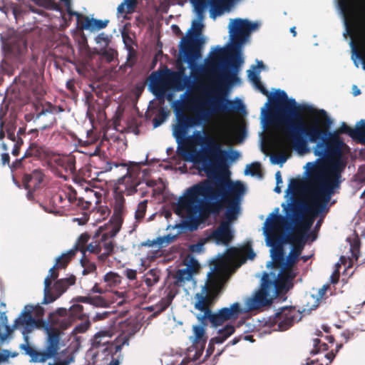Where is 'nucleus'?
Returning a JSON list of instances; mask_svg holds the SVG:
<instances>
[{"label":"nucleus","mask_w":365,"mask_h":365,"mask_svg":"<svg viewBox=\"0 0 365 365\" xmlns=\"http://www.w3.org/2000/svg\"><path fill=\"white\" fill-rule=\"evenodd\" d=\"M261 173V165L258 162L252 163L250 165H247L245 170V175H251L252 176L259 175Z\"/></svg>","instance_id":"nucleus-48"},{"label":"nucleus","mask_w":365,"mask_h":365,"mask_svg":"<svg viewBox=\"0 0 365 365\" xmlns=\"http://www.w3.org/2000/svg\"><path fill=\"white\" fill-rule=\"evenodd\" d=\"M359 41L361 48V51L356 50L354 47L353 48V52L356 55V58H353L355 66L359 67V62L356 58L361 61L362 68L365 70V19H363L359 25Z\"/></svg>","instance_id":"nucleus-24"},{"label":"nucleus","mask_w":365,"mask_h":365,"mask_svg":"<svg viewBox=\"0 0 365 365\" xmlns=\"http://www.w3.org/2000/svg\"><path fill=\"white\" fill-rule=\"evenodd\" d=\"M336 269L334 270V272L332 273V274L330 277V282L332 284H337L339 280L340 277V272H339V267L340 264L337 263L336 264Z\"/></svg>","instance_id":"nucleus-59"},{"label":"nucleus","mask_w":365,"mask_h":365,"mask_svg":"<svg viewBox=\"0 0 365 365\" xmlns=\"http://www.w3.org/2000/svg\"><path fill=\"white\" fill-rule=\"evenodd\" d=\"M341 346H342V344L337 345L335 352H334V350H331L330 352H328L324 355V358H326L327 359L329 360V362L326 365H328L334 360L336 353L338 351V350L340 348H341Z\"/></svg>","instance_id":"nucleus-61"},{"label":"nucleus","mask_w":365,"mask_h":365,"mask_svg":"<svg viewBox=\"0 0 365 365\" xmlns=\"http://www.w3.org/2000/svg\"><path fill=\"white\" fill-rule=\"evenodd\" d=\"M63 111L64 108L62 106H57L51 104V103H47L46 106L43 108L39 115H45L46 113L58 114Z\"/></svg>","instance_id":"nucleus-45"},{"label":"nucleus","mask_w":365,"mask_h":365,"mask_svg":"<svg viewBox=\"0 0 365 365\" xmlns=\"http://www.w3.org/2000/svg\"><path fill=\"white\" fill-rule=\"evenodd\" d=\"M43 292H44V297H43V304H50V303L54 302L56 299H57L60 297L56 292L52 293L51 289L43 291Z\"/></svg>","instance_id":"nucleus-52"},{"label":"nucleus","mask_w":365,"mask_h":365,"mask_svg":"<svg viewBox=\"0 0 365 365\" xmlns=\"http://www.w3.org/2000/svg\"><path fill=\"white\" fill-rule=\"evenodd\" d=\"M359 249L360 242L359 241H356L351 245V255L355 260H358L359 257Z\"/></svg>","instance_id":"nucleus-55"},{"label":"nucleus","mask_w":365,"mask_h":365,"mask_svg":"<svg viewBox=\"0 0 365 365\" xmlns=\"http://www.w3.org/2000/svg\"><path fill=\"white\" fill-rule=\"evenodd\" d=\"M255 85L262 94L269 98L271 103L270 111L266 117L267 123L283 128L287 138L298 153L304 154L309 151L308 143L317 144L333 135H337L329 132L327 128H322L318 118H314L309 124L304 125L302 113L313 111L311 106L297 105L294 99H289L287 93L282 90H277L271 97L260 81Z\"/></svg>","instance_id":"nucleus-3"},{"label":"nucleus","mask_w":365,"mask_h":365,"mask_svg":"<svg viewBox=\"0 0 365 365\" xmlns=\"http://www.w3.org/2000/svg\"><path fill=\"white\" fill-rule=\"evenodd\" d=\"M248 77L255 84L256 83H259L260 81L258 73L254 71L249 70L248 71Z\"/></svg>","instance_id":"nucleus-62"},{"label":"nucleus","mask_w":365,"mask_h":365,"mask_svg":"<svg viewBox=\"0 0 365 365\" xmlns=\"http://www.w3.org/2000/svg\"><path fill=\"white\" fill-rule=\"evenodd\" d=\"M330 289V285L328 284H324L322 288L319 289L316 296L312 294L310 298L314 301L312 304H309V302H307V307L308 309H314L317 308L322 299L327 298V292Z\"/></svg>","instance_id":"nucleus-33"},{"label":"nucleus","mask_w":365,"mask_h":365,"mask_svg":"<svg viewBox=\"0 0 365 365\" xmlns=\"http://www.w3.org/2000/svg\"><path fill=\"white\" fill-rule=\"evenodd\" d=\"M233 237L230 222H221L220 225L207 236L206 240H213L217 245L227 246Z\"/></svg>","instance_id":"nucleus-18"},{"label":"nucleus","mask_w":365,"mask_h":365,"mask_svg":"<svg viewBox=\"0 0 365 365\" xmlns=\"http://www.w3.org/2000/svg\"><path fill=\"white\" fill-rule=\"evenodd\" d=\"M108 20H101L96 19H90L88 16H83L80 21L81 28L82 29L100 30L107 26Z\"/></svg>","instance_id":"nucleus-28"},{"label":"nucleus","mask_w":365,"mask_h":365,"mask_svg":"<svg viewBox=\"0 0 365 365\" xmlns=\"http://www.w3.org/2000/svg\"><path fill=\"white\" fill-rule=\"evenodd\" d=\"M339 6L347 24L357 15L359 0H339Z\"/></svg>","instance_id":"nucleus-22"},{"label":"nucleus","mask_w":365,"mask_h":365,"mask_svg":"<svg viewBox=\"0 0 365 365\" xmlns=\"http://www.w3.org/2000/svg\"><path fill=\"white\" fill-rule=\"evenodd\" d=\"M129 338L127 336L118 337L115 341H111L108 346L104 349L105 351H108L113 357L118 352H120L124 345H128Z\"/></svg>","instance_id":"nucleus-30"},{"label":"nucleus","mask_w":365,"mask_h":365,"mask_svg":"<svg viewBox=\"0 0 365 365\" xmlns=\"http://www.w3.org/2000/svg\"><path fill=\"white\" fill-rule=\"evenodd\" d=\"M257 27V23L250 22L247 19L232 20L229 24V33L232 41L229 52L230 53V66L234 71L223 69L217 73L216 78L222 72L235 73L237 75L238 67L242 62L240 53L242 46L249 38L250 32Z\"/></svg>","instance_id":"nucleus-9"},{"label":"nucleus","mask_w":365,"mask_h":365,"mask_svg":"<svg viewBox=\"0 0 365 365\" xmlns=\"http://www.w3.org/2000/svg\"><path fill=\"white\" fill-rule=\"evenodd\" d=\"M86 197H77L75 201L72 204L76 205L77 207L83 209V210H89L93 202H98L101 197V194L93 190L92 189H86Z\"/></svg>","instance_id":"nucleus-25"},{"label":"nucleus","mask_w":365,"mask_h":365,"mask_svg":"<svg viewBox=\"0 0 365 365\" xmlns=\"http://www.w3.org/2000/svg\"><path fill=\"white\" fill-rule=\"evenodd\" d=\"M185 264L187 265V267H189L190 269L192 270V273L194 274L196 272L199 267V263L197 259H195L194 257L187 255L185 259Z\"/></svg>","instance_id":"nucleus-49"},{"label":"nucleus","mask_w":365,"mask_h":365,"mask_svg":"<svg viewBox=\"0 0 365 365\" xmlns=\"http://www.w3.org/2000/svg\"><path fill=\"white\" fill-rule=\"evenodd\" d=\"M76 282V277L72 275L68 278L60 279L53 284L54 292L61 296L64 293L69 286L73 285Z\"/></svg>","instance_id":"nucleus-34"},{"label":"nucleus","mask_w":365,"mask_h":365,"mask_svg":"<svg viewBox=\"0 0 365 365\" xmlns=\"http://www.w3.org/2000/svg\"><path fill=\"white\" fill-rule=\"evenodd\" d=\"M300 319L301 312L294 307H283L279 309L274 317L269 318L265 325L274 331H283L289 329Z\"/></svg>","instance_id":"nucleus-15"},{"label":"nucleus","mask_w":365,"mask_h":365,"mask_svg":"<svg viewBox=\"0 0 365 365\" xmlns=\"http://www.w3.org/2000/svg\"><path fill=\"white\" fill-rule=\"evenodd\" d=\"M125 275L128 279L130 280H134L136 279L137 277V272L135 269H126L125 270Z\"/></svg>","instance_id":"nucleus-63"},{"label":"nucleus","mask_w":365,"mask_h":365,"mask_svg":"<svg viewBox=\"0 0 365 365\" xmlns=\"http://www.w3.org/2000/svg\"><path fill=\"white\" fill-rule=\"evenodd\" d=\"M208 241L209 240H206V238L201 240L197 243L191 245L190 246V250L192 252H200L203 250V245L205 243Z\"/></svg>","instance_id":"nucleus-54"},{"label":"nucleus","mask_w":365,"mask_h":365,"mask_svg":"<svg viewBox=\"0 0 365 365\" xmlns=\"http://www.w3.org/2000/svg\"><path fill=\"white\" fill-rule=\"evenodd\" d=\"M365 130V120H359L355 128H352L349 126L346 123H342L339 128V132L340 133L348 134L353 139L363 140Z\"/></svg>","instance_id":"nucleus-26"},{"label":"nucleus","mask_w":365,"mask_h":365,"mask_svg":"<svg viewBox=\"0 0 365 365\" xmlns=\"http://www.w3.org/2000/svg\"><path fill=\"white\" fill-rule=\"evenodd\" d=\"M103 280L110 288L116 287L121 283V277L113 272L106 273Z\"/></svg>","instance_id":"nucleus-39"},{"label":"nucleus","mask_w":365,"mask_h":365,"mask_svg":"<svg viewBox=\"0 0 365 365\" xmlns=\"http://www.w3.org/2000/svg\"><path fill=\"white\" fill-rule=\"evenodd\" d=\"M160 279V271L157 269H150L145 275L144 282L148 287H152Z\"/></svg>","instance_id":"nucleus-40"},{"label":"nucleus","mask_w":365,"mask_h":365,"mask_svg":"<svg viewBox=\"0 0 365 365\" xmlns=\"http://www.w3.org/2000/svg\"><path fill=\"white\" fill-rule=\"evenodd\" d=\"M81 264L83 267V274L86 275L90 273H93L96 270V265L95 263L91 262L86 256H82L81 259Z\"/></svg>","instance_id":"nucleus-43"},{"label":"nucleus","mask_w":365,"mask_h":365,"mask_svg":"<svg viewBox=\"0 0 365 365\" xmlns=\"http://www.w3.org/2000/svg\"><path fill=\"white\" fill-rule=\"evenodd\" d=\"M96 41L98 43H105L106 44L108 43L109 38L108 35L105 34L104 33H101L99 35H98L96 38Z\"/></svg>","instance_id":"nucleus-64"},{"label":"nucleus","mask_w":365,"mask_h":365,"mask_svg":"<svg viewBox=\"0 0 365 365\" xmlns=\"http://www.w3.org/2000/svg\"><path fill=\"white\" fill-rule=\"evenodd\" d=\"M207 281L202 287L200 292L195 294L193 297L194 308L201 312L196 315L200 325H195L192 327L193 344L196 348L200 347L195 354V360L202 354L206 344L205 327L208 325V323L212 327L217 328L229 320L237 319L243 312L238 302L233 303L230 307H223L213 312L212 307L215 304L221 291L225 274L220 267L215 265L214 269L207 273Z\"/></svg>","instance_id":"nucleus-4"},{"label":"nucleus","mask_w":365,"mask_h":365,"mask_svg":"<svg viewBox=\"0 0 365 365\" xmlns=\"http://www.w3.org/2000/svg\"><path fill=\"white\" fill-rule=\"evenodd\" d=\"M203 20L197 18L192 23V28L189 29L187 35L182 38L180 43V52L183 54L188 63L192 73L195 76L201 74L204 71L203 65H198L197 61L202 57V48L205 40L202 35Z\"/></svg>","instance_id":"nucleus-8"},{"label":"nucleus","mask_w":365,"mask_h":365,"mask_svg":"<svg viewBox=\"0 0 365 365\" xmlns=\"http://www.w3.org/2000/svg\"><path fill=\"white\" fill-rule=\"evenodd\" d=\"M76 200V192L71 187L61 190L53 194L49 200L51 208L43 207V209L48 212H57L60 208H66L71 205Z\"/></svg>","instance_id":"nucleus-16"},{"label":"nucleus","mask_w":365,"mask_h":365,"mask_svg":"<svg viewBox=\"0 0 365 365\" xmlns=\"http://www.w3.org/2000/svg\"><path fill=\"white\" fill-rule=\"evenodd\" d=\"M32 312L37 317H43L44 309L42 307L26 305L20 316L16 319L11 327L7 324L8 319L5 313H0V340L4 341L14 329L23 327V334L30 331L37 324V321L33 317Z\"/></svg>","instance_id":"nucleus-11"},{"label":"nucleus","mask_w":365,"mask_h":365,"mask_svg":"<svg viewBox=\"0 0 365 365\" xmlns=\"http://www.w3.org/2000/svg\"><path fill=\"white\" fill-rule=\"evenodd\" d=\"M55 162L66 173L73 175L76 172V158L73 155L63 156L57 158Z\"/></svg>","instance_id":"nucleus-29"},{"label":"nucleus","mask_w":365,"mask_h":365,"mask_svg":"<svg viewBox=\"0 0 365 365\" xmlns=\"http://www.w3.org/2000/svg\"><path fill=\"white\" fill-rule=\"evenodd\" d=\"M297 273L294 270L281 269L277 278L274 281L270 279L273 284L272 291L276 296L287 294L294 287V280Z\"/></svg>","instance_id":"nucleus-17"},{"label":"nucleus","mask_w":365,"mask_h":365,"mask_svg":"<svg viewBox=\"0 0 365 365\" xmlns=\"http://www.w3.org/2000/svg\"><path fill=\"white\" fill-rule=\"evenodd\" d=\"M48 337L45 344V349L42 351L36 350L29 344H22L21 348L26 354L31 358L34 362H45L48 359L55 357L60 349V333L58 329L46 327Z\"/></svg>","instance_id":"nucleus-13"},{"label":"nucleus","mask_w":365,"mask_h":365,"mask_svg":"<svg viewBox=\"0 0 365 365\" xmlns=\"http://www.w3.org/2000/svg\"><path fill=\"white\" fill-rule=\"evenodd\" d=\"M45 175L41 170L36 169L23 177V184L26 190H37L43 181Z\"/></svg>","instance_id":"nucleus-23"},{"label":"nucleus","mask_w":365,"mask_h":365,"mask_svg":"<svg viewBox=\"0 0 365 365\" xmlns=\"http://www.w3.org/2000/svg\"><path fill=\"white\" fill-rule=\"evenodd\" d=\"M149 81L150 90L158 99L164 98L169 88L181 91L191 83L190 78L185 75L183 67L180 68L178 71L168 68L154 71L150 75Z\"/></svg>","instance_id":"nucleus-7"},{"label":"nucleus","mask_w":365,"mask_h":365,"mask_svg":"<svg viewBox=\"0 0 365 365\" xmlns=\"http://www.w3.org/2000/svg\"><path fill=\"white\" fill-rule=\"evenodd\" d=\"M26 163V158H24V155L20 158L16 160L14 162H13L9 167L11 170H16L21 167H24L25 164Z\"/></svg>","instance_id":"nucleus-56"},{"label":"nucleus","mask_w":365,"mask_h":365,"mask_svg":"<svg viewBox=\"0 0 365 365\" xmlns=\"http://www.w3.org/2000/svg\"><path fill=\"white\" fill-rule=\"evenodd\" d=\"M245 192L242 182L216 175L188 187L179 197L174 211L186 215L190 230H197L210 216L218 217L225 207V217L230 223L237 217Z\"/></svg>","instance_id":"nucleus-2"},{"label":"nucleus","mask_w":365,"mask_h":365,"mask_svg":"<svg viewBox=\"0 0 365 365\" xmlns=\"http://www.w3.org/2000/svg\"><path fill=\"white\" fill-rule=\"evenodd\" d=\"M139 185L140 180L137 175L133 174L129 170L124 176L118 180L114 186L113 215L109 221V226L120 230L125 211L124 194L130 195L135 193Z\"/></svg>","instance_id":"nucleus-10"},{"label":"nucleus","mask_w":365,"mask_h":365,"mask_svg":"<svg viewBox=\"0 0 365 365\" xmlns=\"http://www.w3.org/2000/svg\"><path fill=\"white\" fill-rule=\"evenodd\" d=\"M75 255H76L73 253V251L70 250L67 252L62 254L56 259L55 266L58 269H65Z\"/></svg>","instance_id":"nucleus-38"},{"label":"nucleus","mask_w":365,"mask_h":365,"mask_svg":"<svg viewBox=\"0 0 365 365\" xmlns=\"http://www.w3.org/2000/svg\"><path fill=\"white\" fill-rule=\"evenodd\" d=\"M43 154V148L36 143H31L30 146L24 153V158L26 159L31 157L39 158Z\"/></svg>","instance_id":"nucleus-42"},{"label":"nucleus","mask_w":365,"mask_h":365,"mask_svg":"<svg viewBox=\"0 0 365 365\" xmlns=\"http://www.w3.org/2000/svg\"><path fill=\"white\" fill-rule=\"evenodd\" d=\"M136 60V51L134 50V48L129 46H128V54L127 58V63L129 65L130 67H132L135 62Z\"/></svg>","instance_id":"nucleus-53"},{"label":"nucleus","mask_w":365,"mask_h":365,"mask_svg":"<svg viewBox=\"0 0 365 365\" xmlns=\"http://www.w3.org/2000/svg\"><path fill=\"white\" fill-rule=\"evenodd\" d=\"M211 1L212 0H190V3L194 7V11L198 19H204L205 9L210 5Z\"/></svg>","instance_id":"nucleus-36"},{"label":"nucleus","mask_w":365,"mask_h":365,"mask_svg":"<svg viewBox=\"0 0 365 365\" xmlns=\"http://www.w3.org/2000/svg\"><path fill=\"white\" fill-rule=\"evenodd\" d=\"M199 143L203 145L200 151L190 152L186 146L178 148V154L184 158L190 157L193 162H201L203 169L210 175L217 168H225L227 158L234 161L240 157L237 151L232 150L230 153L222 150L220 143L210 136L197 137Z\"/></svg>","instance_id":"nucleus-6"},{"label":"nucleus","mask_w":365,"mask_h":365,"mask_svg":"<svg viewBox=\"0 0 365 365\" xmlns=\"http://www.w3.org/2000/svg\"><path fill=\"white\" fill-rule=\"evenodd\" d=\"M76 302L85 303L94 307H106L108 305V302L103 297L101 296H86V297H77L74 299Z\"/></svg>","instance_id":"nucleus-31"},{"label":"nucleus","mask_w":365,"mask_h":365,"mask_svg":"<svg viewBox=\"0 0 365 365\" xmlns=\"http://www.w3.org/2000/svg\"><path fill=\"white\" fill-rule=\"evenodd\" d=\"M235 331V328L233 325H226L224 328L220 329L217 332L218 334L222 335L226 340Z\"/></svg>","instance_id":"nucleus-51"},{"label":"nucleus","mask_w":365,"mask_h":365,"mask_svg":"<svg viewBox=\"0 0 365 365\" xmlns=\"http://www.w3.org/2000/svg\"><path fill=\"white\" fill-rule=\"evenodd\" d=\"M111 334L109 331H101L96 333L94 336L93 344L96 347L101 346H106L111 342Z\"/></svg>","instance_id":"nucleus-37"},{"label":"nucleus","mask_w":365,"mask_h":365,"mask_svg":"<svg viewBox=\"0 0 365 365\" xmlns=\"http://www.w3.org/2000/svg\"><path fill=\"white\" fill-rule=\"evenodd\" d=\"M123 2L125 4L126 14H131L136 6V0H124Z\"/></svg>","instance_id":"nucleus-58"},{"label":"nucleus","mask_w":365,"mask_h":365,"mask_svg":"<svg viewBox=\"0 0 365 365\" xmlns=\"http://www.w3.org/2000/svg\"><path fill=\"white\" fill-rule=\"evenodd\" d=\"M90 235L87 232L82 233L76 240V242L71 251H73L75 255L77 252H81L82 256H86V252H88V241L90 240Z\"/></svg>","instance_id":"nucleus-32"},{"label":"nucleus","mask_w":365,"mask_h":365,"mask_svg":"<svg viewBox=\"0 0 365 365\" xmlns=\"http://www.w3.org/2000/svg\"><path fill=\"white\" fill-rule=\"evenodd\" d=\"M166 115L163 110H161L160 113L153 120L154 128L160 126L165 120Z\"/></svg>","instance_id":"nucleus-57"},{"label":"nucleus","mask_w":365,"mask_h":365,"mask_svg":"<svg viewBox=\"0 0 365 365\" xmlns=\"http://www.w3.org/2000/svg\"><path fill=\"white\" fill-rule=\"evenodd\" d=\"M69 312L71 316L78 319H83L86 316V314L84 312L83 306L78 304L72 305L69 309Z\"/></svg>","instance_id":"nucleus-47"},{"label":"nucleus","mask_w":365,"mask_h":365,"mask_svg":"<svg viewBox=\"0 0 365 365\" xmlns=\"http://www.w3.org/2000/svg\"><path fill=\"white\" fill-rule=\"evenodd\" d=\"M288 241L292 244V249L289 252L300 256L307 240V236L293 233L287 236Z\"/></svg>","instance_id":"nucleus-27"},{"label":"nucleus","mask_w":365,"mask_h":365,"mask_svg":"<svg viewBox=\"0 0 365 365\" xmlns=\"http://www.w3.org/2000/svg\"><path fill=\"white\" fill-rule=\"evenodd\" d=\"M272 285L269 274L264 273L260 287L245 302L247 310L255 311L270 305L272 303L274 296L272 291Z\"/></svg>","instance_id":"nucleus-14"},{"label":"nucleus","mask_w":365,"mask_h":365,"mask_svg":"<svg viewBox=\"0 0 365 365\" xmlns=\"http://www.w3.org/2000/svg\"><path fill=\"white\" fill-rule=\"evenodd\" d=\"M120 230L106 225L103 228L101 227L93 235L91 242L88 244V252L97 256V260L104 264L108 258L114 252L115 242L114 237Z\"/></svg>","instance_id":"nucleus-12"},{"label":"nucleus","mask_w":365,"mask_h":365,"mask_svg":"<svg viewBox=\"0 0 365 365\" xmlns=\"http://www.w3.org/2000/svg\"><path fill=\"white\" fill-rule=\"evenodd\" d=\"M240 81L235 73L222 72L215 79L217 88L215 95L202 102L191 100L190 109L193 116L181 113L178 115V124L174 129V136L178 142L185 138L189 128L208 123L214 116L239 112L245 107L241 100L228 99L229 88L232 85Z\"/></svg>","instance_id":"nucleus-5"},{"label":"nucleus","mask_w":365,"mask_h":365,"mask_svg":"<svg viewBox=\"0 0 365 365\" xmlns=\"http://www.w3.org/2000/svg\"><path fill=\"white\" fill-rule=\"evenodd\" d=\"M48 326L46 327L56 328L61 331L68 329L71 325V322L67 317L66 309L60 308L56 313H51L48 318Z\"/></svg>","instance_id":"nucleus-21"},{"label":"nucleus","mask_w":365,"mask_h":365,"mask_svg":"<svg viewBox=\"0 0 365 365\" xmlns=\"http://www.w3.org/2000/svg\"><path fill=\"white\" fill-rule=\"evenodd\" d=\"M279 208H277L276 213H272L271 218H267L266 220V232L269 235V239L272 235H277V232L282 229L289 227L287 220L289 217L277 214Z\"/></svg>","instance_id":"nucleus-20"},{"label":"nucleus","mask_w":365,"mask_h":365,"mask_svg":"<svg viewBox=\"0 0 365 365\" xmlns=\"http://www.w3.org/2000/svg\"><path fill=\"white\" fill-rule=\"evenodd\" d=\"M282 242V238L278 235H272L269 239V245L273 247L272 250L273 266L281 269H283L285 260Z\"/></svg>","instance_id":"nucleus-19"},{"label":"nucleus","mask_w":365,"mask_h":365,"mask_svg":"<svg viewBox=\"0 0 365 365\" xmlns=\"http://www.w3.org/2000/svg\"><path fill=\"white\" fill-rule=\"evenodd\" d=\"M314 348L311 350L310 354L312 355L326 351L328 350V345L321 341L319 339H313Z\"/></svg>","instance_id":"nucleus-46"},{"label":"nucleus","mask_w":365,"mask_h":365,"mask_svg":"<svg viewBox=\"0 0 365 365\" xmlns=\"http://www.w3.org/2000/svg\"><path fill=\"white\" fill-rule=\"evenodd\" d=\"M147 204L148 201L143 200L140 202L137 207L136 211H135V219L138 220H140L143 219L145 217L146 209H147Z\"/></svg>","instance_id":"nucleus-50"},{"label":"nucleus","mask_w":365,"mask_h":365,"mask_svg":"<svg viewBox=\"0 0 365 365\" xmlns=\"http://www.w3.org/2000/svg\"><path fill=\"white\" fill-rule=\"evenodd\" d=\"M344 143L338 135L316 144L313 152L319 157L315 163H308L309 203L294 199L284 208L286 215L294 225V233L305 234L310 230L315 217L329 210L328 204L341 183L345 164L341 161Z\"/></svg>","instance_id":"nucleus-1"},{"label":"nucleus","mask_w":365,"mask_h":365,"mask_svg":"<svg viewBox=\"0 0 365 365\" xmlns=\"http://www.w3.org/2000/svg\"><path fill=\"white\" fill-rule=\"evenodd\" d=\"M299 256L289 252L287 259L284 260L283 269L294 270V266L298 262Z\"/></svg>","instance_id":"nucleus-44"},{"label":"nucleus","mask_w":365,"mask_h":365,"mask_svg":"<svg viewBox=\"0 0 365 365\" xmlns=\"http://www.w3.org/2000/svg\"><path fill=\"white\" fill-rule=\"evenodd\" d=\"M228 0H212L210 3L212 16H220L222 14L224 6Z\"/></svg>","instance_id":"nucleus-41"},{"label":"nucleus","mask_w":365,"mask_h":365,"mask_svg":"<svg viewBox=\"0 0 365 365\" xmlns=\"http://www.w3.org/2000/svg\"><path fill=\"white\" fill-rule=\"evenodd\" d=\"M193 273L189 267L178 269L174 275L175 284L182 286L187 281H190L192 277Z\"/></svg>","instance_id":"nucleus-35"},{"label":"nucleus","mask_w":365,"mask_h":365,"mask_svg":"<svg viewBox=\"0 0 365 365\" xmlns=\"http://www.w3.org/2000/svg\"><path fill=\"white\" fill-rule=\"evenodd\" d=\"M300 186L301 181L298 179L292 178L291 179L289 185V190H292V192H295L299 189Z\"/></svg>","instance_id":"nucleus-60"}]
</instances>
